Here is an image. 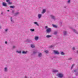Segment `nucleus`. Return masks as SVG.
<instances>
[{
	"instance_id": "1",
	"label": "nucleus",
	"mask_w": 78,
	"mask_h": 78,
	"mask_svg": "<svg viewBox=\"0 0 78 78\" xmlns=\"http://www.w3.org/2000/svg\"><path fill=\"white\" fill-rule=\"evenodd\" d=\"M47 33H50L51 31V29L50 28L47 29L46 30Z\"/></svg>"
},
{
	"instance_id": "2",
	"label": "nucleus",
	"mask_w": 78,
	"mask_h": 78,
	"mask_svg": "<svg viewBox=\"0 0 78 78\" xmlns=\"http://www.w3.org/2000/svg\"><path fill=\"white\" fill-rule=\"evenodd\" d=\"M57 76H58V77H59V78H62V77H64V75L61 73H59L58 74Z\"/></svg>"
},
{
	"instance_id": "3",
	"label": "nucleus",
	"mask_w": 78,
	"mask_h": 78,
	"mask_svg": "<svg viewBox=\"0 0 78 78\" xmlns=\"http://www.w3.org/2000/svg\"><path fill=\"white\" fill-rule=\"evenodd\" d=\"M54 54H56V55H59V52L58 51L54 50Z\"/></svg>"
},
{
	"instance_id": "4",
	"label": "nucleus",
	"mask_w": 78,
	"mask_h": 78,
	"mask_svg": "<svg viewBox=\"0 0 78 78\" xmlns=\"http://www.w3.org/2000/svg\"><path fill=\"white\" fill-rule=\"evenodd\" d=\"M51 17V19L54 20H56V18H55V16H53V15H51L50 16Z\"/></svg>"
},
{
	"instance_id": "5",
	"label": "nucleus",
	"mask_w": 78,
	"mask_h": 78,
	"mask_svg": "<svg viewBox=\"0 0 78 78\" xmlns=\"http://www.w3.org/2000/svg\"><path fill=\"white\" fill-rule=\"evenodd\" d=\"M63 35L64 36H67V32L66 31H64L63 32Z\"/></svg>"
},
{
	"instance_id": "6",
	"label": "nucleus",
	"mask_w": 78,
	"mask_h": 78,
	"mask_svg": "<svg viewBox=\"0 0 78 78\" xmlns=\"http://www.w3.org/2000/svg\"><path fill=\"white\" fill-rule=\"evenodd\" d=\"M10 21L12 23H14V20L12 19V17H10Z\"/></svg>"
},
{
	"instance_id": "7",
	"label": "nucleus",
	"mask_w": 78,
	"mask_h": 78,
	"mask_svg": "<svg viewBox=\"0 0 78 78\" xmlns=\"http://www.w3.org/2000/svg\"><path fill=\"white\" fill-rule=\"evenodd\" d=\"M38 57H39V58L42 57V53L40 52L38 53Z\"/></svg>"
},
{
	"instance_id": "8",
	"label": "nucleus",
	"mask_w": 78,
	"mask_h": 78,
	"mask_svg": "<svg viewBox=\"0 0 78 78\" xmlns=\"http://www.w3.org/2000/svg\"><path fill=\"white\" fill-rule=\"evenodd\" d=\"M58 71L57 69H53L52 70V72L53 73H57V72H58Z\"/></svg>"
},
{
	"instance_id": "9",
	"label": "nucleus",
	"mask_w": 78,
	"mask_h": 78,
	"mask_svg": "<svg viewBox=\"0 0 78 78\" xmlns=\"http://www.w3.org/2000/svg\"><path fill=\"white\" fill-rule=\"evenodd\" d=\"M2 5L4 6H5V7H7V4L6 3L3 2H2Z\"/></svg>"
},
{
	"instance_id": "10",
	"label": "nucleus",
	"mask_w": 78,
	"mask_h": 78,
	"mask_svg": "<svg viewBox=\"0 0 78 78\" xmlns=\"http://www.w3.org/2000/svg\"><path fill=\"white\" fill-rule=\"evenodd\" d=\"M18 15H19V12H16L14 14V16H17Z\"/></svg>"
},
{
	"instance_id": "11",
	"label": "nucleus",
	"mask_w": 78,
	"mask_h": 78,
	"mask_svg": "<svg viewBox=\"0 0 78 78\" xmlns=\"http://www.w3.org/2000/svg\"><path fill=\"white\" fill-rule=\"evenodd\" d=\"M42 17V14H39L38 15V19H41Z\"/></svg>"
},
{
	"instance_id": "12",
	"label": "nucleus",
	"mask_w": 78,
	"mask_h": 78,
	"mask_svg": "<svg viewBox=\"0 0 78 78\" xmlns=\"http://www.w3.org/2000/svg\"><path fill=\"white\" fill-rule=\"evenodd\" d=\"M28 53V51H23L22 52V53L23 54H27V53Z\"/></svg>"
},
{
	"instance_id": "13",
	"label": "nucleus",
	"mask_w": 78,
	"mask_h": 78,
	"mask_svg": "<svg viewBox=\"0 0 78 78\" xmlns=\"http://www.w3.org/2000/svg\"><path fill=\"white\" fill-rule=\"evenodd\" d=\"M4 70L5 72H7V71H8V68L6 67H5L4 68Z\"/></svg>"
},
{
	"instance_id": "14",
	"label": "nucleus",
	"mask_w": 78,
	"mask_h": 78,
	"mask_svg": "<svg viewBox=\"0 0 78 78\" xmlns=\"http://www.w3.org/2000/svg\"><path fill=\"white\" fill-rule=\"evenodd\" d=\"M72 30H73V32L75 33H76L77 34H78V32H77V31H76L75 30L73 29Z\"/></svg>"
},
{
	"instance_id": "15",
	"label": "nucleus",
	"mask_w": 78,
	"mask_h": 78,
	"mask_svg": "<svg viewBox=\"0 0 78 78\" xmlns=\"http://www.w3.org/2000/svg\"><path fill=\"white\" fill-rule=\"evenodd\" d=\"M45 12H46V10L45 9H43L41 13L42 14H44Z\"/></svg>"
},
{
	"instance_id": "16",
	"label": "nucleus",
	"mask_w": 78,
	"mask_h": 78,
	"mask_svg": "<svg viewBox=\"0 0 78 78\" xmlns=\"http://www.w3.org/2000/svg\"><path fill=\"white\" fill-rule=\"evenodd\" d=\"M30 46H31V48H35V45L34 44H31Z\"/></svg>"
},
{
	"instance_id": "17",
	"label": "nucleus",
	"mask_w": 78,
	"mask_h": 78,
	"mask_svg": "<svg viewBox=\"0 0 78 78\" xmlns=\"http://www.w3.org/2000/svg\"><path fill=\"white\" fill-rule=\"evenodd\" d=\"M53 34H54V35H56L57 34H58V31H55Z\"/></svg>"
},
{
	"instance_id": "18",
	"label": "nucleus",
	"mask_w": 78,
	"mask_h": 78,
	"mask_svg": "<svg viewBox=\"0 0 78 78\" xmlns=\"http://www.w3.org/2000/svg\"><path fill=\"white\" fill-rule=\"evenodd\" d=\"M52 26L53 27H54V28H58V26L52 24Z\"/></svg>"
},
{
	"instance_id": "19",
	"label": "nucleus",
	"mask_w": 78,
	"mask_h": 78,
	"mask_svg": "<svg viewBox=\"0 0 78 78\" xmlns=\"http://www.w3.org/2000/svg\"><path fill=\"white\" fill-rule=\"evenodd\" d=\"M38 39H39V37L37 36H35V39L36 41H37L38 40Z\"/></svg>"
},
{
	"instance_id": "20",
	"label": "nucleus",
	"mask_w": 78,
	"mask_h": 78,
	"mask_svg": "<svg viewBox=\"0 0 78 78\" xmlns=\"http://www.w3.org/2000/svg\"><path fill=\"white\" fill-rule=\"evenodd\" d=\"M75 64H74L72 65L71 68V70H72V69H73V66H75Z\"/></svg>"
},
{
	"instance_id": "21",
	"label": "nucleus",
	"mask_w": 78,
	"mask_h": 78,
	"mask_svg": "<svg viewBox=\"0 0 78 78\" xmlns=\"http://www.w3.org/2000/svg\"><path fill=\"white\" fill-rule=\"evenodd\" d=\"M34 24H35V25H37L38 26H39V24H38V23H37V22H34Z\"/></svg>"
},
{
	"instance_id": "22",
	"label": "nucleus",
	"mask_w": 78,
	"mask_h": 78,
	"mask_svg": "<svg viewBox=\"0 0 78 78\" xmlns=\"http://www.w3.org/2000/svg\"><path fill=\"white\" fill-rule=\"evenodd\" d=\"M46 37L47 38H49V37H51V36L50 35H48L46 36Z\"/></svg>"
},
{
	"instance_id": "23",
	"label": "nucleus",
	"mask_w": 78,
	"mask_h": 78,
	"mask_svg": "<svg viewBox=\"0 0 78 78\" xmlns=\"http://www.w3.org/2000/svg\"><path fill=\"white\" fill-rule=\"evenodd\" d=\"M37 52V50H34V51L33 53L34 54H36V53Z\"/></svg>"
},
{
	"instance_id": "24",
	"label": "nucleus",
	"mask_w": 78,
	"mask_h": 78,
	"mask_svg": "<svg viewBox=\"0 0 78 78\" xmlns=\"http://www.w3.org/2000/svg\"><path fill=\"white\" fill-rule=\"evenodd\" d=\"M16 53H20H20H21V51H16Z\"/></svg>"
},
{
	"instance_id": "25",
	"label": "nucleus",
	"mask_w": 78,
	"mask_h": 78,
	"mask_svg": "<svg viewBox=\"0 0 78 78\" xmlns=\"http://www.w3.org/2000/svg\"><path fill=\"white\" fill-rule=\"evenodd\" d=\"M8 4H9V5H12V2L9 1V2H8Z\"/></svg>"
},
{
	"instance_id": "26",
	"label": "nucleus",
	"mask_w": 78,
	"mask_h": 78,
	"mask_svg": "<svg viewBox=\"0 0 78 78\" xmlns=\"http://www.w3.org/2000/svg\"><path fill=\"white\" fill-rule=\"evenodd\" d=\"M30 31H31V32H33L34 31V29H30Z\"/></svg>"
},
{
	"instance_id": "27",
	"label": "nucleus",
	"mask_w": 78,
	"mask_h": 78,
	"mask_svg": "<svg viewBox=\"0 0 78 78\" xmlns=\"http://www.w3.org/2000/svg\"><path fill=\"white\" fill-rule=\"evenodd\" d=\"M8 30H9L8 29H5V32H7L8 31Z\"/></svg>"
},
{
	"instance_id": "28",
	"label": "nucleus",
	"mask_w": 78,
	"mask_h": 78,
	"mask_svg": "<svg viewBox=\"0 0 78 78\" xmlns=\"http://www.w3.org/2000/svg\"><path fill=\"white\" fill-rule=\"evenodd\" d=\"M61 54L62 55H65L64 53V52L62 51L61 52Z\"/></svg>"
},
{
	"instance_id": "29",
	"label": "nucleus",
	"mask_w": 78,
	"mask_h": 78,
	"mask_svg": "<svg viewBox=\"0 0 78 78\" xmlns=\"http://www.w3.org/2000/svg\"><path fill=\"white\" fill-rule=\"evenodd\" d=\"M28 42H32V41L31 40H28Z\"/></svg>"
},
{
	"instance_id": "30",
	"label": "nucleus",
	"mask_w": 78,
	"mask_h": 78,
	"mask_svg": "<svg viewBox=\"0 0 78 78\" xmlns=\"http://www.w3.org/2000/svg\"><path fill=\"white\" fill-rule=\"evenodd\" d=\"M72 59V58H68V60H69V61H70Z\"/></svg>"
},
{
	"instance_id": "31",
	"label": "nucleus",
	"mask_w": 78,
	"mask_h": 78,
	"mask_svg": "<svg viewBox=\"0 0 78 78\" xmlns=\"http://www.w3.org/2000/svg\"><path fill=\"white\" fill-rule=\"evenodd\" d=\"M44 52H45L47 54L48 53V51L47 50H46L44 51Z\"/></svg>"
},
{
	"instance_id": "32",
	"label": "nucleus",
	"mask_w": 78,
	"mask_h": 78,
	"mask_svg": "<svg viewBox=\"0 0 78 78\" xmlns=\"http://www.w3.org/2000/svg\"><path fill=\"white\" fill-rule=\"evenodd\" d=\"M10 8H14V6H10Z\"/></svg>"
},
{
	"instance_id": "33",
	"label": "nucleus",
	"mask_w": 78,
	"mask_h": 78,
	"mask_svg": "<svg viewBox=\"0 0 78 78\" xmlns=\"http://www.w3.org/2000/svg\"><path fill=\"white\" fill-rule=\"evenodd\" d=\"M48 48H53V45L50 46L48 47Z\"/></svg>"
},
{
	"instance_id": "34",
	"label": "nucleus",
	"mask_w": 78,
	"mask_h": 78,
	"mask_svg": "<svg viewBox=\"0 0 78 78\" xmlns=\"http://www.w3.org/2000/svg\"><path fill=\"white\" fill-rule=\"evenodd\" d=\"M76 69L74 70H73V71L74 72H76Z\"/></svg>"
},
{
	"instance_id": "35",
	"label": "nucleus",
	"mask_w": 78,
	"mask_h": 78,
	"mask_svg": "<svg viewBox=\"0 0 78 78\" xmlns=\"http://www.w3.org/2000/svg\"><path fill=\"white\" fill-rule=\"evenodd\" d=\"M70 0H68V3H70Z\"/></svg>"
},
{
	"instance_id": "36",
	"label": "nucleus",
	"mask_w": 78,
	"mask_h": 78,
	"mask_svg": "<svg viewBox=\"0 0 78 78\" xmlns=\"http://www.w3.org/2000/svg\"><path fill=\"white\" fill-rule=\"evenodd\" d=\"M75 47H73L72 48L73 50L74 51L75 50Z\"/></svg>"
},
{
	"instance_id": "37",
	"label": "nucleus",
	"mask_w": 78,
	"mask_h": 78,
	"mask_svg": "<svg viewBox=\"0 0 78 78\" xmlns=\"http://www.w3.org/2000/svg\"><path fill=\"white\" fill-rule=\"evenodd\" d=\"M75 75L76 76H78V73H76Z\"/></svg>"
},
{
	"instance_id": "38",
	"label": "nucleus",
	"mask_w": 78,
	"mask_h": 78,
	"mask_svg": "<svg viewBox=\"0 0 78 78\" xmlns=\"http://www.w3.org/2000/svg\"><path fill=\"white\" fill-rule=\"evenodd\" d=\"M9 1H10V0H6V2H10Z\"/></svg>"
},
{
	"instance_id": "39",
	"label": "nucleus",
	"mask_w": 78,
	"mask_h": 78,
	"mask_svg": "<svg viewBox=\"0 0 78 78\" xmlns=\"http://www.w3.org/2000/svg\"><path fill=\"white\" fill-rule=\"evenodd\" d=\"M45 28L46 29H47V28H48V26H45Z\"/></svg>"
},
{
	"instance_id": "40",
	"label": "nucleus",
	"mask_w": 78,
	"mask_h": 78,
	"mask_svg": "<svg viewBox=\"0 0 78 78\" xmlns=\"http://www.w3.org/2000/svg\"><path fill=\"white\" fill-rule=\"evenodd\" d=\"M16 48V46H13V48Z\"/></svg>"
},
{
	"instance_id": "41",
	"label": "nucleus",
	"mask_w": 78,
	"mask_h": 78,
	"mask_svg": "<svg viewBox=\"0 0 78 78\" xmlns=\"http://www.w3.org/2000/svg\"><path fill=\"white\" fill-rule=\"evenodd\" d=\"M62 23V22H60V25H61Z\"/></svg>"
},
{
	"instance_id": "42",
	"label": "nucleus",
	"mask_w": 78,
	"mask_h": 78,
	"mask_svg": "<svg viewBox=\"0 0 78 78\" xmlns=\"http://www.w3.org/2000/svg\"><path fill=\"white\" fill-rule=\"evenodd\" d=\"M12 13H14V10L12 11Z\"/></svg>"
},
{
	"instance_id": "43",
	"label": "nucleus",
	"mask_w": 78,
	"mask_h": 78,
	"mask_svg": "<svg viewBox=\"0 0 78 78\" xmlns=\"http://www.w3.org/2000/svg\"><path fill=\"white\" fill-rule=\"evenodd\" d=\"M5 44H8V42H7V41H5Z\"/></svg>"
},
{
	"instance_id": "44",
	"label": "nucleus",
	"mask_w": 78,
	"mask_h": 78,
	"mask_svg": "<svg viewBox=\"0 0 78 78\" xmlns=\"http://www.w3.org/2000/svg\"><path fill=\"white\" fill-rule=\"evenodd\" d=\"M3 12H2V13H1L2 15H3Z\"/></svg>"
},
{
	"instance_id": "45",
	"label": "nucleus",
	"mask_w": 78,
	"mask_h": 78,
	"mask_svg": "<svg viewBox=\"0 0 78 78\" xmlns=\"http://www.w3.org/2000/svg\"><path fill=\"white\" fill-rule=\"evenodd\" d=\"M66 6H64V8H66Z\"/></svg>"
},
{
	"instance_id": "46",
	"label": "nucleus",
	"mask_w": 78,
	"mask_h": 78,
	"mask_svg": "<svg viewBox=\"0 0 78 78\" xmlns=\"http://www.w3.org/2000/svg\"><path fill=\"white\" fill-rule=\"evenodd\" d=\"M2 28V27H1V26L0 25V29H1Z\"/></svg>"
},
{
	"instance_id": "47",
	"label": "nucleus",
	"mask_w": 78,
	"mask_h": 78,
	"mask_svg": "<svg viewBox=\"0 0 78 78\" xmlns=\"http://www.w3.org/2000/svg\"><path fill=\"white\" fill-rule=\"evenodd\" d=\"M7 11H8V12H9V10H7Z\"/></svg>"
},
{
	"instance_id": "48",
	"label": "nucleus",
	"mask_w": 78,
	"mask_h": 78,
	"mask_svg": "<svg viewBox=\"0 0 78 78\" xmlns=\"http://www.w3.org/2000/svg\"><path fill=\"white\" fill-rule=\"evenodd\" d=\"M77 53H78V51H77Z\"/></svg>"
},
{
	"instance_id": "49",
	"label": "nucleus",
	"mask_w": 78,
	"mask_h": 78,
	"mask_svg": "<svg viewBox=\"0 0 78 78\" xmlns=\"http://www.w3.org/2000/svg\"><path fill=\"white\" fill-rule=\"evenodd\" d=\"M73 78H76L75 77H73Z\"/></svg>"
}]
</instances>
